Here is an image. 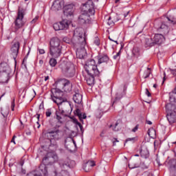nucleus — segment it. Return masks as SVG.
<instances>
[{"label": "nucleus", "instance_id": "f257e3e1", "mask_svg": "<svg viewBox=\"0 0 176 176\" xmlns=\"http://www.w3.org/2000/svg\"><path fill=\"white\" fill-rule=\"evenodd\" d=\"M56 162H58V156L54 152H49L43 159V164L38 167V171L42 173L44 176H69V173L67 171V168H74L75 167V161L67 159L65 161H60L59 166L62 170L58 172V170L54 166Z\"/></svg>", "mask_w": 176, "mask_h": 176}, {"label": "nucleus", "instance_id": "f03ea898", "mask_svg": "<svg viewBox=\"0 0 176 176\" xmlns=\"http://www.w3.org/2000/svg\"><path fill=\"white\" fill-rule=\"evenodd\" d=\"M73 42L76 46H80L77 48L76 56L78 58H85L87 57V52L85 49L86 46V36L85 30L82 28H76L74 32Z\"/></svg>", "mask_w": 176, "mask_h": 176}, {"label": "nucleus", "instance_id": "7ed1b4c3", "mask_svg": "<svg viewBox=\"0 0 176 176\" xmlns=\"http://www.w3.org/2000/svg\"><path fill=\"white\" fill-rule=\"evenodd\" d=\"M58 68L66 78H74L76 73L75 65L71 62L61 60L58 65Z\"/></svg>", "mask_w": 176, "mask_h": 176}, {"label": "nucleus", "instance_id": "20e7f679", "mask_svg": "<svg viewBox=\"0 0 176 176\" xmlns=\"http://www.w3.org/2000/svg\"><path fill=\"white\" fill-rule=\"evenodd\" d=\"M83 8H87L86 10H84L85 13H82L78 16V23L80 24H90V14H94V8L92 6V7L89 6V3H85L83 5ZM90 13V14H89Z\"/></svg>", "mask_w": 176, "mask_h": 176}, {"label": "nucleus", "instance_id": "39448f33", "mask_svg": "<svg viewBox=\"0 0 176 176\" xmlns=\"http://www.w3.org/2000/svg\"><path fill=\"white\" fill-rule=\"evenodd\" d=\"M51 98L55 104H56L58 108H67V109H71V104L67 99L63 98L61 96H58V91H55L54 93L51 94Z\"/></svg>", "mask_w": 176, "mask_h": 176}, {"label": "nucleus", "instance_id": "423d86ee", "mask_svg": "<svg viewBox=\"0 0 176 176\" xmlns=\"http://www.w3.org/2000/svg\"><path fill=\"white\" fill-rule=\"evenodd\" d=\"M85 69L88 75H100V72H102V70L98 69L94 59L88 60L85 65Z\"/></svg>", "mask_w": 176, "mask_h": 176}, {"label": "nucleus", "instance_id": "0eeeda50", "mask_svg": "<svg viewBox=\"0 0 176 176\" xmlns=\"http://www.w3.org/2000/svg\"><path fill=\"white\" fill-rule=\"evenodd\" d=\"M25 15V10L21 7H19L18 10L17 16L16 18V20L14 21V28L16 31L20 30V28H21L24 25V22L23 21V19H24Z\"/></svg>", "mask_w": 176, "mask_h": 176}, {"label": "nucleus", "instance_id": "6e6552de", "mask_svg": "<svg viewBox=\"0 0 176 176\" xmlns=\"http://www.w3.org/2000/svg\"><path fill=\"white\" fill-rule=\"evenodd\" d=\"M56 83L57 87H61L62 86V90L65 91V93H70V91H72V82L68 80L65 78L60 79L56 81Z\"/></svg>", "mask_w": 176, "mask_h": 176}, {"label": "nucleus", "instance_id": "1a4fd4ad", "mask_svg": "<svg viewBox=\"0 0 176 176\" xmlns=\"http://www.w3.org/2000/svg\"><path fill=\"white\" fill-rule=\"evenodd\" d=\"M68 111H69V109H67V107H58V110L56 111V116L58 123H63V121L61 120H63L64 118L69 116Z\"/></svg>", "mask_w": 176, "mask_h": 176}, {"label": "nucleus", "instance_id": "9d476101", "mask_svg": "<svg viewBox=\"0 0 176 176\" xmlns=\"http://www.w3.org/2000/svg\"><path fill=\"white\" fill-rule=\"evenodd\" d=\"M60 130H54L45 133L44 134L45 138H47L50 142H52V140H59L60 139Z\"/></svg>", "mask_w": 176, "mask_h": 176}, {"label": "nucleus", "instance_id": "9b49d317", "mask_svg": "<svg viewBox=\"0 0 176 176\" xmlns=\"http://www.w3.org/2000/svg\"><path fill=\"white\" fill-rule=\"evenodd\" d=\"M74 12H75V5L74 3L66 4L63 7V14L67 17H71L74 16Z\"/></svg>", "mask_w": 176, "mask_h": 176}, {"label": "nucleus", "instance_id": "f8f14e48", "mask_svg": "<svg viewBox=\"0 0 176 176\" xmlns=\"http://www.w3.org/2000/svg\"><path fill=\"white\" fill-rule=\"evenodd\" d=\"M69 26L68 20L64 19L60 22L56 23L53 25V28L55 31H60L63 30H67Z\"/></svg>", "mask_w": 176, "mask_h": 176}, {"label": "nucleus", "instance_id": "ddd939ff", "mask_svg": "<svg viewBox=\"0 0 176 176\" xmlns=\"http://www.w3.org/2000/svg\"><path fill=\"white\" fill-rule=\"evenodd\" d=\"M50 54L54 58H58L63 54V47L50 48Z\"/></svg>", "mask_w": 176, "mask_h": 176}, {"label": "nucleus", "instance_id": "4468645a", "mask_svg": "<svg viewBox=\"0 0 176 176\" xmlns=\"http://www.w3.org/2000/svg\"><path fill=\"white\" fill-rule=\"evenodd\" d=\"M19 49H20V43L19 41H15L11 46V54L13 56V58L16 64V58L19 54Z\"/></svg>", "mask_w": 176, "mask_h": 176}, {"label": "nucleus", "instance_id": "2eb2a0df", "mask_svg": "<svg viewBox=\"0 0 176 176\" xmlns=\"http://www.w3.org/2000/svg\"><path fill=\"white\" fill-rule=\"evenodd\" d=\"M65 3L64 0H55L51 7V9L54 12H58V10H61V9L64 8Z\"/></svg>", "mask_w": 176, "mask_h": 176}, {"label": "nucleus", "instance_id": "dca6fc26", "mask_svg": "<svg viewBox=\"0 0 176 176\" xmlns=\"http://www.w3.org/2000/svg\"><path fill=\"white\" fill-rule=\"evenodd\" d=\"M83 96L81 95L79 89L74 90V94L73 95V100L76 104H82V100Z\"/></svg>", "mask_w": 176, "mask_h": 176}, {"label": "nucleus", "instance_id": "f3484780", "mask_svg": "<svg viewBox=\"0 0 176 176\" xmlns=\"http://www.w3.org/2000/svg\"><path fill=\"white\" fill-rule=\"evenodd\" d=\"M153 41L154 45H162V43H164V41H166V38H164V36H163V34H157L155 35Z\"/></svg>", "mask_w": 176, "mask_h": 176}, {"label": "nucleus", "instance_id": "a211bd4d", "mask_svg": "<svg viewBox=\"0 0 176 176\" xmlns=\"http://www.w3.org/2000/svg\"><path fill=\"white\" fill-rule=\"evenodd\" d=\"M50 48L63 47V45H61V41L57 37L52 38L50 42Z\"/></svg>", "mask_w": 176, "mask_h": 176}, {"label": "nucleus", "instance_id": "6ab92c4d", "mask_svg": "<svg viewBox=\"0 0 176 176\" xmlns=\"http://www.w3.org/2000/svg\"><path fill=\"white\" fill-rule=\"evenodd\" d=\"M157 30L159 32L164 34V35H167L168 32H170V29L168 26L166 25V22L162 23L160 27L157 28Z\"/></svg>", "mask_w": 176, "mask_h": 176}, {"label": "nucleus", "instance_id": "aec40b11", "mask_svg": "<svg viewBox=\"0 0 176 176\" xmlns=\"http://www.w3.org/2000/svg\"><path fill=\"white\" fill-rule=\"evenodd\" d=\"M0 72H4L7 74H12V69L7 63L3 62L0 64Z\"/></svg>", "mask_w": 176, "mask_h": 176}, {"label": "nucleus", "instance_id": "412c9836", "mask_svg": "<svg viewBox=\"0 0 176 176\" xmlns=\"http://www.w3.org/2000/svg\"><path fill=\"white\" fill-rule=\"evenodd\" d=\"M10 73H5L0 72V83L3 85L5 83H8L9 82V79H10Z\"/></svg>", "mask_w": 176, "mask_h": 176}, {"label": "nucleus", "instance_id": "4be33fe9", "mask_svg": "<svg viewBox=\"0 0 176 176\" xmlns=\"http://www.w3.org/2000/svg\"><path fill=\"white\" fill-rule=\"evenodd\" d=\"M166 114L176 113V106L173 103H168L166 105Z\"/></svg>", "mask_w": 176, "mask_h": 176}, {"label": "nucleus", "instance_id": "5701e85b", "mask_svg": "<svg viewBox=\"0 0 176 176\" xmlns=\"http://www.w3.org/2000/svg\"><path fill=\"white\" fill-rule=\"evenodd\" d=\"M100 74H88V77L87 78V83L89 86H93L94 85L95 76H99Z\"/></svg>", "mask_w": 176, "mask_h": 176}, {"label": "nucleus", "instance_id": "b1692460", "mask_svg": "<svg viewBox=\"0 0 176 176\" xmlns=\"http://www.w3.org/2000/svg\"><path fill=\"white\" fill-rule=\"evenodd\" d=\"M140 160H133L130 164H129V168H138L140 167Z\"/></svg>", "mask_w": 176, "mask_h": 176}, {"label": "nucleus", "instance_id": "393cba45", "mask_svg": "<svg viewBox=\"0 0 176 176\" xmlns=\"http://www.w3.org/2000/svg\"><path fill=\"white\" fill-rule=\"evenodd\" d=\"M166 118L170 124H173L176 122V113L166 114Z\"/></svg>", "mask_w": 176, "mask_h": 176}, {"label": "nucleus", "instance_id": "a878e982", "mask_svg": "<svg viewBox=\"0 0 176 176\" xmlns=\"http://www.w3.org/2000/svg\"><path fill=\"white\" fill-rule=\"evenodd\" d=\"M74 115L76 116H78V119L82 121V119H86V118H87L86 116V113H83L82 114V111H80V109H77L75 111H74Z\"/></svg>", "mask_w": 176, "mask_h": 176}, {"label": "nucleus", "instance_id": "bb28decb", "mask_svg": "<svg viewBox=\"0 0 176 176\" xmlns=\"http://www.w3.org/2000/svg\"><path fill=\"white\" fill-rule=\"evenodd\" d=\"M109 57L107 55H100L98 56V64H102V63H108Z\"/></svg>", "mask_w": 176, "mask_h": 176}, {"label": "nucleus", "instance_id": "cd10ccee", "mask_svg": "<svg viewBox=\"0 0 176 176\" xmlns=\"http://www.w3.org/2000/svg\"><path fill=\"white\" fill-rule=\"evenodd\" d=\"M145 45L146 47L155 46V41L153 38H145Z\"/></svg>", "mask_w": 176, "mask_h": 176}, {"label": "nucleus", "instance_id": "c85d7f7f", "mask_svg": "<svg viewBox=\"0 0 176 176\" xmlns=\"http://www.w3.org/2000/svg\"><path fill=\"white\" fill-rule=\"evenodd\" d=\"M1 115L3 116V123H6L8 115H9V110L6 109V110H1Z\"/></svg>", "mask_w": 176, "mask_h": 176}, {"label": "nucleus", "instance_id": "c756f323", "mask_svg": "<svg viewBox=\"0 0 176 176\" xmlns=\"http://www.w3.org/2000/svg\"><path fill=\"white\" fill-rule=\"evenodd\" d=\"M140 154L142 157H144V159H148L149 157V151L148 149L141 150Z\"/></svg>", "mask_w": 176, "mask_h": 176}, {"label": "nucleus", "instance_id": "7c9ffc66", "mask_svg": "<svg viewBox=\"0 0 176 176\" xmlns=\"http://www.w3.org/2000/svg\"><path fill=\"white\" fill-rule=\"evenodd\" d=\"M43 175V173L41 171H34L31 172L30 173H28L26 176H42Z\"/></svg>", "mask_w": 176, "mask_h": 176}, {"label": "nucleus", "instance_id": "2f4dec72", "mask_svg": "<svg viewBox=\"0 0 176 176\" xmlns=\"http://www.w3.org/2000/svg\"><path fill=\"white\" fill-rule=\"evenodd\" d=\"M169 100L170 102H176V93L173 91L169 94Z\"/></svg>", "mask_w": 176, "mask_h": 176}, {"label": "nucleus", "instance_id": "473e14b6", "mask_svg": "<svg viewBox=\"0 0 176 176\" xmlns=\"http://www.w3.org/2000/svg\"><path fill=\"white\" fill-rule=\"evenodd\" d=\"M167 21H168L169 24H176V18L174 16H167L166 18Z\"/></svg>", "mask_w": 176, "mask_h": 176}, {"label": "nucleus", "instance_id": "72a5a7b5", "mask_svg": "<svg viewBox=\"0 0 176 176\" xmlns=\"http://www.w3.org/2000/svg\"><path fill=\"white\" fill-rule=\"evenodd\" d=\"M148 134L151 138H156V131L155 129H148Z\"/></svg>", "mask_w": 176, "mask_h": 176}, {"label": "nucleus", "instance_id": "f704fd0d", "mask_svg": "<svg viewBox=\"0 0 176 176\" xmlns=\"http://www.w3.org/2000/svg\"><path fill=\"white\" fill-rule=\"evenodd\" d=\"M168 166H170V168H175L176 160L175 159H172V160H169Z\"/></svg>", "mask_w": 176, "mask_h": 176}, {"label": "nucleus", "instance_id": "c9c22d12", "mask_svg": "<svg viewBox=\"0 0 176 176\" xmlns=\"http://www.w3.org/2000/svg\"><path fill=\"white\" fill-rule=\"evenodd\" d=\"M132 53L135 57H138V56H140V48L137 47H133Z\"/></svg>", "mask_w": 176, "mask_h": 176}, {"label": "nucleus", "instance_id": "e433bc0d", "mask_svg": "<svg viewBox=\"0 0 176 176\" xmlns=\"http://www.w3.org/2000/svg\"><path fill=\"white\" fill-rule=\"evenodd\" d=\"M50 65L51 67H54L55 65H57V60H56V58L53 57V58H50Z\"/></svg>", "mask_w": 176, "mask_h": 176}, {"label": "nucleus", "instance_id": "4c0bfd02", "mask_svg": "<svg viewBox=\"0 0 176 176\" xmlns=\"http://www.w3.org/2000/svg\"><path fill=\"white\" fill-rule=\"evenodd\" d=\"M63 42H65V43H74V45H75V43H74V38H72V39L71 40L68 37H64L63 38Z\"/></svg>", "mask_w": 176, "mask_h": 176}, {"label": "nucleus", "instance_id": "58836bf2", "mask_svg": "<svg viewBox=\"0 0 176 176\" xmlns=\"http://www.w3.org/2000/svg\"><path fill=\"white\" fill-rule=\"evenodd\" d=\"M109 41H111V42L115 41L114 39H118V35L116 34V33H113V34H111V36H109Z\"/></svg>", "mask_w": 176, "mask_h": 176}, {"label": "nucleus", "instance_id": "ea45409f", "mask_svg": "<svg viewBox=\"0 0 176 176\" xmlns=\"http://www.w3.org/2000/svg\"><path fill=\"white\" fill-rule=\"evenodd\" d=\"M108 25H111V27H113V25H115V22L112 21V17L109 16L107 21Z\"/></svg>", "mask_w": 176, "mask_h": 176}, {"label": "nucleus", "instance_id": "a19ab883", "mask_svg": "<svg viewBox=\"0 0 176 176\" xmlns=\"http://www.w3.org/2000/svg\"><path fill=\"white\" fill-rule=\"evenodd\" d=\"M122 97L123 96L120 95L119 93H117L115 100L113 101V104H115L116 101H119V100H120V98H122Z\"/></svg>", "mask_w": 176, "mask_h": 176}, {"label": "nucleus", "instance_id": "79ce46f5", "mask_svg": "<svg viewBox=\"0 0 176 176\" xmlns=\"http://www.w3.org/2000/svg\"><path fill=\"white\" fill-rule=\"evenodd\" d=\"M45 115L47 118H50L52 116V109H47L45 111Z\"/></svg>", "mask_w": 176, "mask_h": 176}, {"label": "nucleus", "instance_id": "37998d69", "mask_svg": "<svg viewBox=\"0 0 176 176\" xmlns=\"http://www.w3.org/2000/svg\"><path fill=\"white\" fill-rule=\"evenodd\" d=\"M86 164H87V166L89 167H94V166H96L94 161H89L87 163H86Z\"/></svg>", "mask_w": 176, "mask_h": 176}, {"label": "nucleus", "instance_id": "c03bdc74", "mask_svg": "<svg viewBox=\"0 0 176 176\" xmlns=\"http://www.w3.org/2000/svg\"><path fill=\"white\" fill-rule=\"evenodd\" d=\"M118 126H119V122H116L114 127H113V131H119V128H118Z\"/></svg>", "mask_w": 176, "mask_h": 176}, {"label": "nucleus", "instance_id": "a18cd8bd", "mask_svg": "<svg viewBox=\"0 0 176 176\" xmlns=\"http://www.w3.org/2000/svg\"><path fill=\"white\" fill-rule=\"evenodd\" d=\"M149 75H151V72L145 71L144 73V79H146L147 78H149Z\"/></svg>", "mask_w": 176, "mask_h": 176}, {"label": "nucleus", "instance_id": "49530a36", "mask_svg": "<svg viewBox=\"0 0 176 176\" xmlns=\"http://www.w3.org/2000/svg\"><path fill=\"white\" fill-rule=\"evenodd\" d=\"M89 166H87V164H85L84 166H83V170H85V173H89Z\"/></svg>", "mask_w": 176, "mask_h": 176}, {"label": "nucleus", "instance_id": "de8ad7c7", "mask_svg": "<svg viewBox=\"0 0 176 176\" xmlns=\"http://www.w3.org/2000/svg\"><path fill=\"white\" fill-rule=\"evenodd\" d=\"M135 140V138H127V139L125 140V144H127V142H129V141H131V142H134Z\"/></svg>", "mask_w": 176, "mask_h": 176}, {"label": "nucleus", "instance_id": "09e8293b", "mask_svg": "<svg viewBox=\"0 0 176 176\" xmlns=\"http://www.w3.org/2000/svg\"><path fill=\"white\" fill-rule=\"evenodd\" d=\"M89 1H89V3H88L89 6H90V4L91 5V8H92V6L94 8V6H93V2H98V0H89Z\"/></svg>", "mask_w": 176, "mask_h": 176}, {"label": "nucleus", "instance_id": "8fccbe9b", "mask_svg": "<svg viewBox=\"0 0 176 176\" xmlns=\"http://www.w3.org/2000/svg\"><path fill=\"white\" fill-rule=\"evenodd\" d=\"M39 19V16H36L34 19H32V21H31L32 24H34L35 23H36V21H38V19Z\"/></svg>", "mask_w": 176, "mask_h": 176}, {"label": "nucleus", "instance_id": "3c124183", "mask_svg": "<svg viewBox=\"0 0 176 176\" xmlns=\"http://www.w3.org/2000/svg\"><path fill=\"white\" fill-rule=\"evenodd\" d=\"M140 127V124H137L133 129L132 131L133 133H135V131H137V130H138V128Z\"/></svg>", "mask_w": 176, "mask_h": 176}, {"label": "nucleus", "instance_id": "603ef678", "mask_svg": "<svg viewBox=\"0 0 176 176\" xmlns=\"http://www.w3.org/2000/svg\"><path fill=\"white\" fill-rule=\"evenodd\" d=\"M94 43H95V45H96V46H100V39L96 38V39L94 41Z\"/></svg>", "mask_w": 176, "mask_h": 176}, {"label": "nucleus", "instance_id": "864d4df0", "mask_svg": "<svg viewBox=\"0 0 176 176\" xmlns=\"http://www.w3.org/2000/svg\"><path fill=\"white\" fill-rule=\"evenodd\" d=\"M170 72L172 75H174V76H176V69H170Z\"/></svg>", "mask_w": 176, "mask_h": 176}, {"label": "nucleus", "instance_id": "5fc2aeb1", "mask_svg": "<svg viewBox=\"0 0 176 176\" xmlns=\"http://www.w3.org/2000/svg\"><path fill=\"white\" fill-rule=\"evenodd\" d=\"M146 94L147 97H151V92H149V90L148 89H146Z\"/></svg>", "mask_w": 176, "mask_h": 176}, {"label": "nucleus", "instance_id": "6e6d98bb", "mask_svg": "<svg viewBox=\"0 0 176 176\" xmlns=\"http://www.w3.org/2000/svg\"><path fill=\"white\" fill-rule=\"evenodd\" d=\"M38 52L40 53V54H45V50L40 49L38 50Z\"/></svg>", "mask_w": 176, "mask_h": 176}, {"label": "nucleus", "instance_id": "4d7b16f0", "mask_svg": "<svg viewBox=\"0 0 176 176\" xmlns=\"http://www.w3.org/2000/svg\"><path fill=\"white\" fill-rule=\"evenodd\" d=\"M15 139H16V135H14L11 140V142H13V144H16V142L14 141Z\"/></svg>", "mask_w": 176, "mask_h": 176}, {"label": "nucleus", "instance_id": "13d9d810", "mask_svg": "<svg viewBox=\"0 0 176 176\" xmlns=\"http://www.w3.org/2000/svg\"><path fill=\"white\" fill-rule=\"evenodd\" d=\"M114 140H116V141L113 142V146H115V145H116V142H119V140H118V139L115 138Z\"/></svg>", "mask_w": 176, "mask_h": 176}, {"label": "nucleus", "instance_id": "bf43d9fd", "mask_svg": "<svg viewBox=\"0 0 176 176\" xmlns=\"http://www.w3.org/2000/svg\"><path fill=\"white\" fill-rule=\"evenodd\" d=\"M11 107H12V111H14V101H13V102H12Z\"/></svg>", "mask_w": 176, "mask_h": 176}, {"label": "nucleus", "instance_id": "052dcab7", "mask_svg": "<svg viewBox=\"0 0 176 176\" xmlns=\"http://www.w3.org/2000/svg\"><path fill=\"white\" fill-rule=\"evenodd\" d=\"M70 142L71 144H74L75 146H76V143L75 142V140H74V139H70Z\"/></svg>", "mask_w": 176, "mask_h": 176}, {"label": "nucleus", "instance_id": "680f3d73", "mask_svg": "<svg viewBox=\"0 0 176 176\" xmlns=\"http://www.w3.org/2000/svg\"><path fill=\"white\" fill-rule=\"evenodd\" d=\"M73 122H74V123H75L76 124H77L79 122L76 118H74V119H73Z\"/></svg>", "mask_w": 176, "mask_h": 176}, {"label": "nucleus", "instance_id": "e2e57ef3", "mask_svg": "<svg viewBox=\"0 0 176 176\" xmlns=\"http://www.w3.org/2000/svg\"><path fill=\"white\" fill-rule=\"evenodd\" d=\"M80 130L82 134H83V132L85 131V130H83V126L81 125V126H80Z\"/></svg>", "mask_w": 176, "mask_h": 176}, {"label": "nucleus", "instance_id": "0e129e2a", "mask_svg": "<svg viewBox=\"0 0 176 176\" xmlns=\"http://www.w3.org/2000/svg\"><path fill=\"white\" fill-rule=\"evenodd\" d=\"M58 96H60V97H63V91H58Z\"/></svg>", "mask_w": 176, "mask_h": 176}, {"label": "nucleus", "instance_id": "69168bd1", "mask_svg": "<svg viewBox=\"0 0 176 176\" xmlns=\"http://www.w3.org/2000/svg\"><path fill=\"white\" fill-rule=\"evenodd\" d=\"M104 134H105V132L102 131V133H100V137H104Z\"/></svg>", "mask_w": 176, "mask_h": 176}, {"label": "nucleus", "instance_id": "338daca9", "mask_svg": "<svg viewBox=\"0 0 176 176\" xmlns=\"http://www.w3.org/2000/svg\"><path fill=\"white\" fill-rule=\"evenodd\" d=\"M147 124H152V122L148 120H146Z\"/></svg>", "mask_w": 176, "mask_h": 176}, {"label": "nucleus", "instance_id": "774afa93", "mask_svg": "<svg viewBox=\"0 0 176 176\" xmlns=\"http://www.w3.org/2000/svg\"><path fill=\"white\" fill-rule=\"evenodd\" d=\"M46 80H49V76L45 77V81L46 82Z\"/></svg>", "mask_w": 176, "mask_h": 176}]
</instances>
